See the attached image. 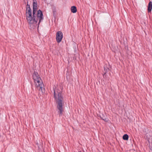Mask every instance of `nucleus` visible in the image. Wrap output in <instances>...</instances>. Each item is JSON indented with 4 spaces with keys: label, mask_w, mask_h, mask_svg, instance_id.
<instances>
[{
    "label": "nucleus",
    "mask_w": 152,
    "mask_h": 152,
    "mask_svg": "<svg viewBox=\"0 0 152 152\" xmlns=\"http://www.w3.org/2000/svg\"><path fill=\"white\" fill-rule=\"evenodd\" d=\"M128 138L129 136L126 134H124L123 137V139L124 140H128Z\"/></svg>",
    "instance_id": "9d476101"
},
{
    "label": "nucleus",
    "mask_w": 152,
    "mask_h": 152,
    "mask_svg": "<svg viewBox=\"0 0 152 152\" xmlns=\"http://www.w3.org/2000/svg\"><path fill=\"white\" fill-rule=\"evenodd\" d=\"M38 84H36L38 89L41 91L42 94H43L45 92V88H43L44 85L42 82L38 83Z\"/></svg>",
    "instance_id": "39448f33"
},
{
    "label": "nucleus",
    "mask_w": 152,
    "mask_h": 152,
    "mask_svg": "<svg viewBox=\"0 0 152 152\" xmlns=\"http://www.w3.org/2000/svg\"><path fill=\"white\" fill-rule=\"evenodd\" d=\"M99 116L101 119L103 120L104 121L107 122L108 121V119L107 118H106V117L104 114H102L100 115Z\"/></svg>",
    "instance_id": "0eeeda50"
},
{
    "label": "nucleus",
    "mask_w": 152,
    "mask_h": 152,
    "mask_svg": "<svg viewBox=\"0 0 152 152\" xmlns=\"http://www.w3.org/2000/svg\"><path fill=\"white\" fill-rule=\"evenodd\" d=\"M71 11L73 13H75L77 11L76 7L75 6H72L71 7Z\"/></svg>",
    "instance_id": "1a4fd4ad"
},
{
    "label": "nucleus",
    "mask_w": 152,
    "mask_h": 152,
    "mask_svg": "<svg viewBox=\"0 0 152 152\" xmlns=\"http://www.w3.org/2000/svg\"><path fill=\"white\" fill-rule=\"evenodd\" d=\"M104 75H105L107 72V69H106L105 67H104Z\"/></svg>",
    "instance_id": "f8f14e48"
},
{
    "label": "nucleus",
    "mask_w": 152,
    "mask_h": 152,
    "mask_svg": "<svg viewBox=\"0 0 152 152\" xmlns=\"http://www.w3.org/2000/svg\"><path fill=\"white\" fill-rule=\"evenodd\" d=\"M152 9V2L150 1L149 3L148 7V12H151Z\"/></svg>",
    "instance_id": "6e6552de"
},
{
    "label": "nucleus",
    "mask_w": 152,
    "mask_h": 152,
    "mask_svg": "<svg viewBox=\"0 0 152 152\" xmlns=\"http://www.w3.org/2000/svg\"><path fill=\"white\" fill-rule=\"evenodd\" d=\"M53 16L55 18L56 17V8H54L53 9Z\"/></svg>",
    "instance_id": "9b49d317"
},
{
    "label": "nucleus",
    "mask_w": 152,
    "mask_h": 152,
    "mask_svg": "<svg viewBox=\"0 0 152 152\" xmlns=\"http://www.w3.org/2000/svg\"><path fill=\"white\" fill-rule=\"evenodd\" d=\"M37 4L36 0H33V15L34 16L35 14H37Z\"/></svg>",
    "instance_id": "423d86ee"
},
{
    "label": "nucleus",
    "mask_w": 152,
    "mask_h": 152,
    "mask_svg": "<svg viewBox=\"0 0 152 152\" xmlns=\"http://www.w3.org/2000/svg\"><path fill=\"white\" fill-rule=\"evenodd\" d=\"M54 91L53 96L57 104V107L58 110V113L60 115H61L63 110L64 99L62 91L58 88H53Z\"/></svg>",
    "instance_id": "f03ea898"
},
{
    "label": "nucleus",
    "mask_w": 152,
    "mask_h": 152,
    "mask_svg": "<svg viewBox=\"0 0 152 152\" xmlns=\"http://www.w3.org/2000/svg\"><path fill=\"white\" fill-rule=\"evenodd\" d=\"M33 77L34 82L35 83H38L42 82L41 79L39 75L38 72L35 71L34 72Z\"/></svg>",
    "instance_id": "7ed1b4c3"
},
{
    "label": "nucleus",
    "mask_w": 152,
    "mask_h": 152,
    "mask_svg": "<svg viewBox=\"0 0 152 152\" xmlns=\"http://www.w3.org/2000/svg\"><path fill=\"white\" fill-rule=\"evenodd\" d=\"M26 20L30 27H36L38 25V27L39 23L43 20V14L42 11L40 10H38L37 14H35L34 16L33 11L32 15L30 5L28 4V1L26 7Z\"/></svg>",
    "instance_id": "f257e3e1"
},
{
    "label": "nucleus",
    "mask_w": 152,
    "mask_h": 152,
    "mask_svg": "<svg viewBox=\"0 0 152 152\" xmlns=\"http://www.w3.org/2000/svg\"><path fill=\"white\" fill-rule=\"evenodd\" d=\"M63 38V34L62 32L60 31L57 32L56 35V39L57 43L61 42Z\"/></svg>",
    "instance_id": "20e7f679"
}]
</instances>
